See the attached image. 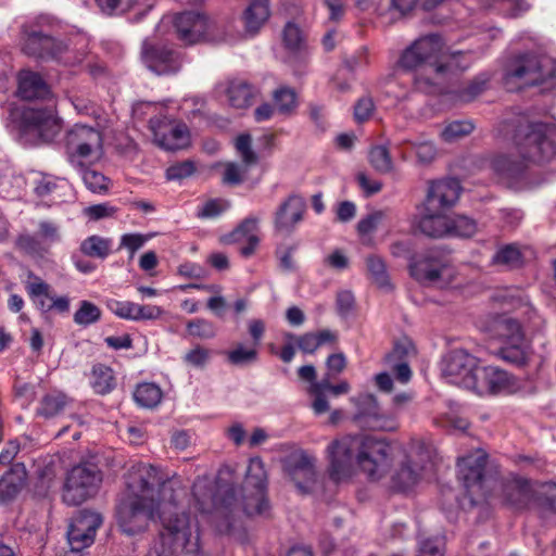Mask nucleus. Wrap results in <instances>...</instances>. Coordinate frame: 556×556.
Segmentation results:
<instances>
[{"label":"nucleus","instance_id":"8","mask_svg":"<svg viewBox=\"0 0 556 556\" xmlns=\"http://www.w3.org/2000/svg\"><path fill=\"white\" fill-rule=\"evenodd\" d=\"M102 148L101 132L91 126L75 124L65 136L67 161L73 168H81Z\"/></svg>","mask_w":556,"mask_h":556},{"label":"nucleus","instance_id":"5","mask_svg":"<svg viewBox=\"0 0 556 556\" xmlns=\"http://www.w3.org/2000/svg\"><path fill=\"white\" fill-rule=\"evenodd\" d=\"M505 131L511 138L523 160L535 164L549 163L556 156V126L530 122L527 116L505 122Z\"/></svg>","mask_w":556,"mask_h":556},{"label":"nucleus","instance_id":"10","mask_svg":"<svg viewBox=\"0 0 556 556\" xmlns=\"http://www.w3.org/2000/svg\"><path fill=\"white\" fill-rule=\"evenodd\" d=\"M102 481L101 471L93 464H80L71 469L66 477L63 501L67 505H80L93 496Z\"/></svg>","mask_w":556,"mask_h":556},{"label":"nucleus","instance_id":"60","mask_svg":"<svg viewBox=\"0 0 556 556\" xmlns=\"http://www.w3.org/2000/svg\"><path fill=\"white\" fill-rule=\"evenodd\" d=\"M416 152L418 163L422 165L430 164L437 156V149L430 141L409 142Z\"/></svg>","mask_w":556,"mask_h":556},{"label":"nucleus","instance_id":"52","mask_svg":"<svg viewBox=\"0 0 556 556\" xmlns=\"http://www.w3.org/2000/svg\"><path fill=\"white\" fill-rule=\"evenodd\" d=\"M236 149L247 167L257 163V154L252 149V137L249 134H242L236 139Z\"/></svg>","mask_w":556,"mask_h":556},{"label":"nucleus","instance_id":"55","mask_svg":"<svg viewBox=\"0 0 556 556\" xmlns=\"http://www.w3.org/2000/svg\"><path fill=\"white\" fill-rule=\"evenodd\" d=\"M530 9L527 0H503L498 3L497 10L506 17H518Z\"/></svg>","mask_w":556,"mask_h":556},{"label":"nucleus","instance_id":"2","mask_svg":"<svg viewBox=\"0 0 556 556\" xmlns=\"http://www.w3.org/2000/svg\"><path fill=\"white\" fill-rule=\"evenodd\" d=\"M225 475H230L228 468L219 470L214 495L206 492L207 480L204 478H198L192 486V494L199 510L211 514L214 518L220 517L225 519V523L216 526L219 532H228L230 530L231 522L229 516L233 514L239 505L247 516H261L269 508L266 498L267 473L264 463L260 457H253L249 462L244 481L247 494L240 503L236 497L233 485L224 483Z\"/></svg>","mask_w":556,"mask_h":556},{"label":"nucleus","instance_id":"53","mask_svg":"<svg viewBox=\"0 0 556 556\" xmlns=\"http://www.w3.org/2000/svg\"><path fill=\"white\" fill-rule=\"evenodd\" d=\"M25 288L31 299L50 298V286L33 271L27 273Z\"/></svg>","mask_w":556,"mask_h":556},{"label":"nucleus","instance_id":"27","mask_svg":"<svg viewBox=\"0 0 556 556\" xmlns=\"http://www.w3.org/2000/svg\"><path fill=\"white\" fill-rule=\"evenodd\" d=\"M448 225L450 216L447 211L428 212L424 206L418 222V228L422 233L431 238H442L447 236Z\"/></svg>","mask_w":556,"mask_h":556},{"label":"nucleus","instance_id":"34","mask_svg":"<svg viewBox=\"0 0 556 556\" xmlns=\"http://www.w3.org/2000/svg\"><path fill=\"white\" fill-rule=\"evenodd\" d=\"M333 378L336 377L328 376V372H326L319 381L315 380L309 384L308 393L314 397L312 408L317 415L324 414L329 409L326 392L330 391L332 384L331 379Z\"/></svg>","mask_w":556,"mask_h":556},{"label":"nucleus","instance_id":"9","mask_svg":"<svg viewBox=\"0 0 556 556\" xmlns=\"http://www.w3.org/2000/svg\"><path fill=\"white\" fill-rule=\"evenodd\" d=\"M178 38L187 45L201 40L219 42L226 41L218 24L198 12H182L173 18Z\"/></svg>","mask_w":556,"mask_h":556},{"label":"nucleus","instance_id":"18","mask_svg":"<svg viewBox=\"0 0 556 556\" xmlns=\"http://www.w3.org/2000/svg\"><path fill=\"white\" fill-rule=\"evenodd\" d=\"M141 58L146 66L156 75H173L180 71L182 56L180 52L165 46L143 42Z\"/></svg>","mask_w":556,"mask_h":556},{"label":"nucleus","instance_id":"3","mask_svg":"<svg viewBox=\"0 0 556 556\" xmlns=\"http://www.w3.org/2000/svg\"><path fill=\"white\" fill-rule=\"evenodd\" d=\"M443 45L442 37L432 33L416 39L401 54L400 67L414 73V85L421 92H437L450 74L469 66L464 52L443 53Z\"/></svg>","mask_w":556,"mask_h":556},{"label":"nucleus","instance_id":"28","mask_svg":"<svg viewBox=\"0 0 556 556\" xmlns=\"http://www.w3.org/2000/svg\"><path fill=\"white\" fill-rule=\"evenodd\" d=\"M269 16V0H253L242 15L245 31L250 35H255Z\"/></svg>","mask_w":556,"mask_h":556},{"label":"nucleus","instance_id":"20","mask_svg":"<svg viewBox=\"0 0 556 556\" xmlns=\"http://www.w3.org/2000/svg\"><path fill=\"white\" fill-rule=\"evenodd\" d=\"M460 184L455 178L434 180L429 184L424 206L428 212L448 211L460 194Z\"/></svg>","mask_w":556,"mask_h":556},{"label":"nucleus","instance_id":"29","mask_svg":"<svg viewBox=\"0 0 556 556\" xmlns=\"http://www.w3.org/2000/svg\"><path fill=\"white\" fill-rule=\"evenodd\" d=\"M39 241H42L48 244H54L61 241V233L59 226L49 220H41L38 224V231L36 236H24L18 240V244L21 248L26 249L28 251H35L36 245Z\"/></svg>","mask_w":556,"mask_h":556},{"label":"nucleus","instance_id":"22","mask_svg":"<svg viewBox=\"0 0 556 556\" xmlns=\"http://www.w3.org/2000/svg\"><path fill=\"white\" fill-rule=\"evenodd\" d=\"M305 211L306 202L301 195H289L275 213V229L279 232L291 233L303 220Z\"/></svg>","mask_w":556,"mask_h":556},{"label":"nucleus","instance_id":"64","mask_svg":"<svg viewBox=\"0 0 556 556\" xmlns=\"http://www.w3.org/2000/svg\"><path fill=\"white\" fill-rule=\"evenodd\" d=\"M375 111V103L372 98L366 96L362 97L354 105V118L357 123L368 121Z\"/></svg>","mask_w":556,"mask_h":556},{"label":"nucleus","instance_id":"45","mask_svg":"<svg viewBox=\"0 0 556 556\" xmlns=\"http://www.w3.org/2000/svg\"><path fill=\"white\" fill-rule=\"evenodd\" d=\"M500 356L509 364L516 366L525 365L528 359L525 342H507L506 345L500 350Z\"/></svg>","mask_w":556,"mask_h":556},{"label":"nucleus","instance_id":"6","mask_svg":"<svg viewBox=\"0 0 556 556\" xmlns=\"http://www.w3.org/2000/svg\"><path fill=\"white\" fill-rule=\"evenodd\" d=\"M56 27V21L48 15H40L34 22L23 25V52L43 61L70 63L68 45L54 35Z\"/></svg>","mask_w":556,"mask_h":556},{"label":"nucleus","instance_id":"51","mask_svg":"<svg viewBox=\"0 0 556 556\" xmlns=\"http://www.w3.org/2000/svg\"><path fill=\"white\" fill-rule=\"evenodd\" d=\"M106 306L115 316L122 319L137 321V303L110 299L106 301Z\"/></svg>","mask_w":556,"mask_h":556},{"label":"nucleus","instance_id":"39","mask_svg":"<svg viewBox=\"0 0 556 556\" xmlns=\"http://www.w3.org/2000/svg\"><path fill=\"white\" fill-rule=\"evenodd\" d=\"M227 362L235 366H247L255 363L258 358V350L238 343L233 349L226 352Z\"/></svg>","mask_w":556,"mask_h":556},{"label":"nucleus","instance_id":"62","mask_svg":"<svg viewBox=\"0 0 556 556\" xmlns=\"http://www.w3.org/2000/svg\"><path fill=\"white\" fill-rule=\"evenodd\" d=\"M195 170V166L192 161H184L180 163H176L170 165L166 169V178L168 180H181L191 176Z\"/></svg>","mask_w":556,"mask_h":556},{"label":"nucleus","instance_id":"63","mask_svg":"<svg viewBox=\"0 0 556 556\" xmlns=\"http://www.w3.org/2000/svg\"><path fill=\"white\" fill-rule=\"evenodd\" d=\"M210 356L211 353L207 349L197 345L185 354L184 362L189 366L203 368L207 364Z\"/></svg>","mask_w":556,"mask_h":556},{"label":"nucleus","instance_id":"38","mask_svg":"<svg viewBox=\"0 0 556 556\" xmlns=\"http://www.w3.org/2000/svg\"><path fill=\"white\" fill-rule=\"evenodd\" d=\"M162 390L159 386L151 382H144L137 386L134 392L136 403L146 408H153L161 403Z\"/></svg>","mask_w":556,"mask_h":556},{"label":"nucleus","instance_id":"26","mask_svg":"<svg viewBox=\"0 0 556 556\" xmlns=\"http://www.w3.org/2000/svg\"><path fill=\"white\" fill-rule=\"evenodd\" d=\"M503 496L509 505L520 509L530 502L532 489L528 480L514 477L503 483Z\"/></svg>","mask_w":556,"mask_h":556},{"label":"nucleus","instance_id":"42","mask_svg":"<svg viewBox=\"0 0 556 556\" xmlns=\"http://www.w3.org/2000/svg\"><path fill=\"white\" fill-rule=\"evenodd\" d=\"M101 309L89 301H81L78 309L74 313L73 320L76 325L88 327L101 319Z\"/></svg>","mask_w":556,"mask_h":556},{"label":"nucleus","instance_id":"36","mask_svg":"<svg viewBox=\"0 0 556 556\" xmlns=\"http://www.w3.org/2000/svg\"><path fill=\"white\" fill-rule=\"evenodd\" d=\"M492 263L507 268H517L523 263V253L516 243H509L498 247L492 256Z\"/></svg>","mask_w":556,"mask_h":556},{"label":"nucleus","instance_id":"61","mask_svg":"<svg viewBox=\"0 0 556 556\" xmlns=\"http://www.w3.org/2000/svg\"><path fill=\"white\" fill-rule=\"evenodd\" d=\"M444 541L442 538L425 539L419 542L418 556H443Z\"/></svg>","mask_w":556,"mask_h":556},{"label":"nucleus","instance_id":"4","mask_svg":"<svg viewBox=\"0 0 556 556\" xmlns=\"http://www.w3.org/2000/svg\"><path fill=\"white\" fill-rule=\"evenodd\" d=\"M392 447L372 435H344L327 447L329 476L339 482L350 477L354 462L371 481L384 477L391 463Z\"/></svg>","mask_w":556,"mask_h":556},{"label":"nucleus","instance_id":"25","mask_svg":"<svg viewBox=\"0 0 556 556\" xmlns=\"http://www.w3.org/2000/svg\"><path fill=\"white\" fill-rule=\"evenodd\" d=\"M18 96L24 100L47 99L50 88L42 77L29 70L21 71L18 74Z\"/></svg>","mask_w":556,"mask_h":556},{"label":"nucleus","instance_id":"46","mask_svg":"<svg viewBox=\"0 0 556 556\" xmlns=\"http://www.w3.org/2000/svg\"><path fill=\"white\" fill-rule=\"evenodd\" d=\"M369 162L380 174H387L393 169V161L386 146L372 147L369 151Z\"/></svg>","mask_w":556,"mask_h":556},{"label":"nucleus","instance_id":"43","mask_svg":"<svg viewBox=\"0 0 556 556\" xmlns=\"http://www.w3.org/2000/svg\"><path fill=\"white\" fill-rule=\"evenodd\" d=\"M366 265L368 273L372 279V281L379 287L383 289H390V280L387 273V267L383 260L377 255H369L366 258Z\"/></svg>","mask_w":556,"mask_h":556},{"label":"nucleus","instance_id":"30","mask_svg":"<svg viewBox=\"0 0 556 556\" xmlns=\"http://www.w3.org/2000/svg\"><path fill=\"white\" fill-rule=\"evenodd\" d=\"M26 471L22 465H15L0 478V500L12 501L23 489Z\"/></svg>","mask_w":556,"mask_h":556},{"label":"nucleus","instance_id":"57","mask_svg":"<svg viewBox=\"0 0 556 556\" xmlns=\"http://www.w3.org/2000/svg\"><path fill=\"white\" fill-rule=\"evenodd\" d=\"M229 202L222 199H214L205 202L202 207L199 208L197 215L200 218H216L222 213L229 208Z\"/></svg>","mask_w":556,"mask_h":556},{"label":"nucleus","instance_id":"37","mask_svg":"<svg viewBox=\"0 0 556 556\" xmlns=\"http://www.w3.org/2000/svg\"><path fill=\"white\" fill-rule=\"evenodd\" d=\"M91 386L98 394L110 393L115 388L113 370L102 364L94 365L91 372Z\"/></svg>","mask_w":556,"mask_h":556},{"label":"nucleus","instance_id":"47","mask_svg":"<svg viewBox=\"0 0 556 556\" xmlns=\"http://www.w3.org/2000/svg\"><path fill=\"white\" fill-rule=\"evenodd\" d=\"M475 126L471 121H454L448 123L441 131V138L445 142H453L472 132Z\"/></svg>","mask_w":556,"mask_h":556},{"label":"nucleus","instance_id":"21","mask_svg":"<svg viewBox=\"0 0 556 556\" xmlns=\"http://www.w3.org/2000/svg\"><path fill=\"white\" fill-rule=\"evenodd\" d=\"M476 378L477 386L471 390L479 395L507 393L515 387L513 377L495 366L480 367Z\"/></svg>","mask_w":556,"mask_h":556},{"label":"nucleus","instance_id":"40","mask_svg":"<svg viewBox=\"0 0 556 556\" xmlns=\"http://www.w3.org/2000/svg\"><path fill=\"white\" fill-rule=\"evenodd\" d=\"M490 74L477 75L465 88L457 91L456 98L462 102H470L481 94L490 83Z\"/></svg>","mask_w":556,"mask_h":556},{"label":"nucleus","instance_id":"54","mask_svg":"<svg viewBox=\"0 0 556 556\" xmlns=\"http://www.w3.org/2000/svg\"><path fill=\"white\" fill-rule=\"evenodd\" d=\"M187 330L190 336L200 338V339H211L216 334L214 325L203 318H197L190 320L187 324Z\"/></svg>","mask_w":556,"mask_h":556},{"label":"nucleus","instance_id":"41","mask_svg":"<svg viewBox=\"0 0 556 556\" xmlns=\"http://www.w3.org/2000/svg\"><path fill=\"white\" fill-rule=\"evenodd\" d=\"M75 169L79 173L85 186L91 192L101 193L108 190V178L100 172L91 169L87 163L83 164L81 168Z\"/></svg>","mask_w":556,"mask_h":556},{"label":"nucleus","instance_id":"16","mask_svg":"<svg viewBox=\"0 0 556 556\" xmlns=\"http://www.w3.org/2000/svg\"><path fill=\"white\" fill-rule=\"evenodd\" d=\"M486 463L488 455L482 450H476L473 453L458 459V479L471 496L484 494L483 490L488 481L485 475Z\"/></svg>","mask_w":556,"mask_h":556},{"label":"nucleus","instance_id":"56","mask_svg":"<svg viewBox=\"0 0 556 556\" xmlns=\"http://www.w3.org/2000/svg\"><path fill=\"white\" fill-rule=\"evenodd\" d=\"M137 0H96L99 9L108 14H119L130 10Z\"/></svg>","mask_w":556,"mask_h":556},{"label":"nucleus","instance_id":"44","mask_svg":"<svg viewBox=\"0 0 556 556\" xmlns=\"http://www.w3.org/2000/svg\"><path fill=\"white\" fill-rule=\"evenodd\" d=\"M273 100L276 111L280 114H289L296 106V93L289 87H280L275 90Z\"/></svg>","mask_w":556,"mask_h":556},{"label":"nucleus","instance_id":"50","mask_svg":"<svg viewBox=\"0 0 556 556\" xmlns=\"http://www.w3.org/2000/svg\"><path fill=\"white\" fill-rule=\"evenodd\" d=\"M282 40L285 47L290 52H301L304 48V38L302 31L300 27L292 22L286 24L282 33Z\"/></svg>","mask_w":556,"mask_h":556},{"label":"nucleus","instance_id":"17","mask_svg":"<svg viewBox=\"0 0 556 556\" xmlns=\"http://www.w3.org/2000/svg\"><path fill=\"white\" fill-rule=\"evenodd\" d=\"M351 401L356 407L353 419L359 427L378 431H393L397 428L394 417L379 413L377 400L372 394H359Z\"/></svg>","mask_w":556,"mask_h":556},{"label":"nucleus","instance_id":"15","mask_svg":"<svg viewBox=\"0 0 556 556\" xmlns=\"http://www.w3.org/2000/svg\"><path fill=\"white\" fill-rule=\"evenodd\" d=\"M102 525V517L93 511L80 510L70 522L67 541L71 552L65 556H79L78 553L90 546L98 528Z\"/></svg>","mask_w":556,"mask_h":556},{"label":"nucleus","instance_id":"12","mask_svg":"<svg viewBox=\"0 0 556 556\" xmlns=\"http://www.w3.org/2000/svg\"><path fill=\"white\" fill-rule=\"evenodd\" d=\"M410 275L425 285L445 286L454 277L448 261L437 250H430L409 265Z\"/></svg>","mask_w":556,"mask_h":556},{"label":"nucleus","instance_id":"24","mask_svg":"<svg viewBox=\"0 0 556 556\" xmlns=\"http://www.w3.org/2000/svg\"><path fill=\"white\" fill-rule=\"evenodd\" d=\"M257 228L258 219L254 216H249L232 232L225 237V242L245 241L247 243L240 248V254L249 257L255 252L260 241L256 233Z\"/></svg>","mask_w":556,"mask_h":556},{"label":"nucleus","instance_id":"13","mask_svg":"<svg viewBox=\"0 0 556 556\" xmlns=\"http://www.w3.org/2000/svg\"><path fill=\"white\" fill-rule=\"evenodd\" d=\"M478 369V359L463 349L451 351L442 364V374L446 382L468 390L477 386L475 381Z\"/></svg>","mask_w":556,"mask_h":556},{"label":"nucleus","instance_id":"1","mask_svg":"<svg viewBox=\"0 0 556 556\" xmlns=\"http://www.w3.org/2000/svg\"><path fill=\"white\" fill-rule=\"evenodd\" d=\"M126 492L116 508L122 531L128 535L143 531L155 516L161 519L163 531L156 545L168 555L185 551L190 544V519L178 511L177 502L185 489L177 479L162 480L159 470L149 464H136L125 476Z\"/></svg>","mask_w":556,"mask_h":556},{"label":"nucleus","instance_id":"11","mask_svg":"<svg viewBox=\"0 0 556 556\" xmlns=\"http://www.w3.org/2000/svg\"><path fill=\"white\" fill-rule=\"evenodd\" d=\"M430 463V452L422 444H413L391 477L392 488L401 492L413 489Z\"/></svg>","mask_w":556,"mask_h":556},{"label":"nucleus","instance_id":"48","mask_svg":"<svg viewBox=\"0 0 556 556\" xmlns=\"http://www.w3.org/2000/svg\"><path fill=\"white\" fill-rule=\"evenodd\" d=\"M388 213L382 210L374 211L361 218L357 223V231L359 236L366 237L375 232L381 225L386 223Z\"/></svg>","mask_w":556,"mask_h":556},{"label":"nucleus","instance_id":"23","mask_svg":"<svg viewBox=\"0 0 556 556\" xmlns=\"http://www.w3.org/2000/svg\"><path fill=\"white\" fill-rule=\"evenodd\" d=\"M285 470L302 493H306L308 484L315 480L314 458L304 452L290 455L286 460Z\"/></svg>","mask_w":556,"mask_h":556},{"label":"nucleus","instance_id":"32","mask_svg":"<svg viewBox=\"0 0 556 556\" xmlns=\"http://www.w3.org/2000/svg\"><path fill=\"white\" fill-rule=\"evenodd\" d=\"M490 167L501 179L508 181L519 179L526 169L522 162L503 154L493 156L490 160Z\"/></svg>","mask_w":556,"mask_h":556},{"label":"nucleus","instance_id":"19","mask_svg":"<svg viewBox=\"0 0 556 556\" xmlns=\"http://www.w3.org/2000/svg\"><path fill=\"white\" fill-rule=\"evenodd\" d=\"M23 122L28 131L36 132L45 142L52 141L61 129L53 104L26 109L23 112Z\"/></svg>","mask_w":556,"mask_h":556},{"label":"nucleus","instance_id":"31","mask_svg":"<svg viewBox=\"0 0 556 556\" xmlns=\"http://www.w3.org/2000/svg\"><path fill=\"white\" fill-rule=\"evenodd\" d=\"M226 94L232 108L247 109L253 103L256 89L245 80L233 79L228 83Z\"/></svg>","mask_w":556,"mask_h":556},{"label":"nucleus","instance_id":"14","mask_svg":"<svg viewBox=\"0 0 556 556\" xmlns=\"http://www.w3.org/2000/svg\"><path fill=\"white\" fill-rule=\"evenodd\" d=\"M154 142L166 151H177L190 144V134L186 124L170 119L165 115L149 121Z\"/></svg>","mask_w":556,"mask_h":556},{"label":"nucleus","instance_id":"49","mask_svg":"<svg viewBox=\"0 0 556 556\" xmlns=\"http://www.w3.org/2000/svg\"><path fill=\"white\" fill-rule=\"evenodd\" d=\"M448 228L447 236L469 238L476 233L477 223L467 216L459 215L450 217Z\"/></svg>","mask_w":556,"mask_h":556},{"label":"nucleus","instance_id":"7","mask_svg":"<svg viewBox=\"0 0 556 556\" xmlns=\"http://www.w3.org/2000/svg\"><path fill=\"white\" fill-rule=\"evenodd\" d=\"M556 61L545 54L519 53L513 56L504 70L506 83L519 81L525 86L553 85Z\"/></svg>","mask_w":556,"mask_h":556},{"label":"nucleus","instance_id":"35","mask_svg":"<svg viewBox=\"0 0 556 556\" xmlns=\"http://www.w3.org/2000/svg\"><path fill=\"white\" fill-rule=\"evenodd\" d=\"M68 404V399L60 392L46 394L39 402L36 414L42 418H52L61 414Z\"/></svg>","mask_w":556,"mask_h":556},{"label":"nucleus","instance_id":"59","mask_svg":"<svg viewBox=\"0 0 556 556\" xmlns=\"http://www.w3.org/2000/svg\"><path fill=\"white\" fill-rule=\"evenodd\" d=\"M418 3L419 0H389L384 8L387 9V14L391 13L399 17H405L417 8Z\"/></svg>","mask_w":556,"mask_h":556},{"label":"nucleus","instance_id":"33","mask_svg":"<svg viewBox=\"0 0 556 556\" xmlns=\"http://www.w3.org/2000/svg\"><path fill=\"white\" fill-rule=\"evenodd\" d=\"M112 248L111 238L92 235L81 241L79 250L85 256L105 260L112 253Z\"/></svg>","mask_w":556,"mask_h":556},{"label":"nucleus","instance_id":"58","mask_svg":"<svg viewBox=\"0 0 556 556\" xmlns=\"http://www.w3.org/2000/svg\"><path fill=\"white\" fill-rule=\"evenodd\" d=\"M500 327V333L506 339V343L523 341V333L521 331L520 324L517 320L506 318L501 323Z\"/></svg>","mask_w":556,"mask_h":556}]
</instances>
